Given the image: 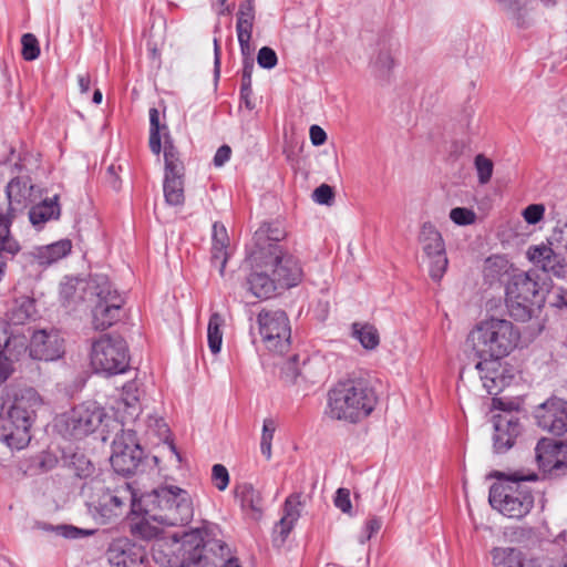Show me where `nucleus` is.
I'll return each mask as SVG.
<instances>
[{"label": "nucleus", "mask_w": 567, "mask_h": 567, "mask_svg": "<svg viewBox=\"0 0 567 567\" xmlns=\"http://www.w3.org/2000/svg\"><path fill=\"white\" fill-rule=\"evenodd\" d=\"M121 499H133V509L142 508L147 515L163 526H183L190 522L194 515L193 499L186 489L174 485L161 486L151 493L136 497V493L128 483H124L115 489L111 497L114 505H120Z\"/></svg>", "instance_id": "nucleus-1"}, {"label": "nucleus", "mask_w": 567, "mask_h": 567, "mask_svg": "<svg viewBox=\"0 0 567 567\" xmlns=\"http://www.w3.org/2000/svg\"><path fill=\"white\" fill-rule=\"evenodd\" d=\"M137 370L125 339L109 334V385L120 390V399L112 406L116 423L123 426L138 414Z\"/></svg>", "instance_id": "nucleus-2"}, {"label": "nucleus", "mask_w": 567, "mask_h": 567, "mask_svg": "<svg viewBox=\"0 0 567 567\" xmlns=\"http://www.w3.org/2000/svg\"><path fill=\"white\" fill-rule=\"evenodd\" d=\"M378 402L374 390L361 379L339 381L328 393V413L339 421L358 423L368 417Z\"/></svg>", "instance_id": "nucleus-3"}, {"label": "nucleus", "mask_w": 567, "mask_h": 567, "mask_svg": "<svg viewBox=\"0 0 567 567\" xmlns=\"http://www.w3.org/2000/svg\"><path fill=\"white\" fill-rule=\"evenodd\" d=\"M519 338V331L511 321L489 318L470 331L466 343L477 358H505L516 348Z\"/></svg>", "instance_id": "nucleus-4"}, {"label": "nucleus", "mask_w": 567, "mask_h": 567, "mask_svg": "<svg viewBox=\"0 0 567 567\" xmlns=\"http://www.w3.org/2000/svg\"><path fill=\"white\" fill-rule=\"evenodd\" d=\"M41 400L33 389L21 391L16 396L7 417H0V441L11 450L24 449L30 440V427Z\"/></svg>", "instance_id": "nucleus-5"}, {"label": "nucleus", "mask_w": 567, "mask_h": 567, "mask_svg": "<svg viewBox=\"0 0 567 567\" xmlns=\"http://www.w3.org/2000/svg\"><path fill=\"white\" fill-rule=\"evenodd\" d=\"M536 480V475L520 476L514 474L505 476L489 488L488 502L491 506L508 518L520 519L534 507L532 489L526 485L527 481Z\"/></svg>", "instance_id": "nucleus-6"}, {"label": "nucleus", "mask_w": 567, "mask_h": 567, "mask_svg": "<svg viewBox=\"0 0 567 567\" xmlns=\"http://www.w3.org/2000/svg\"><path fill=\"white\" fill-rule=\"evenodd\" d=\"M219 527L209 522H204L200 527L186 533L182 538V548L179 560L177 563L203 565H216L229 556V548L225 542L219 538Z\"/></svg>", "instance_id": "nucleus-7"}, {"label": "nucleus", "mask_w": 567, "mask_h": 567, "mask_svg": "<svg viewBox=\"0 0 567 567\" xmlns=\"http://www.w3.org/2000/svg\"><path fill=\"white\" fill-rule=\"evenodd\" d=\"M505 292L511 316L520 321L530 319L534 308L544 301L543 286L537 270L516 269L507 280Z\"/></svg>", "instance_id": "nucleus-8"}, {"label": "nucleus", "mask_w": 567, "mask_h": 567, "mask_svg": "<svg viewBox=\"0 0 567 567\" xmlns=\"http://www.w3.org/2000/svg\"><path fill=\"white\" fill-rule=\"evenodd\" d=\"M61 302L66 308H74L79 301L92 303V324L95 330L104 331L106 318V301L103 291L94 282L81 279H66L60 288Z\"/></svg>", "instance_id": "nucleus-9"}, {"label": "nucleus", "mask_w": 567, "mask_h": 567, "mask_svg": "<svg viewBox=\"0 0 567 567\" xmlns=\"http://www.w3.org/2000/svg\"><path fill=\"white\" fill-rule=\"evenodd\" d=\"M259 333L269 351L282 354L289 350L291 328L282 310H262L258 315Z\"/></svg>", "instance_id": "nucleus-10"}, {"label": "nucleus", "mask_w": 567, "mask_h": 567, "mask_svg": "<svg viewBox=\"0 0 567 567\" xmlns=\"http://www.w3.org/2000/svg\"><path fill=\"white\" fill-rule=\"evenodd\" d=\"M163 152L165 162L163 183L165 202L171 206H183L185 202L184 164L179 158L178 151L168 138H165Z\"/></svg>", "instance_id": "nucleus-11"}, {"label": "nucleus", "mask_w": 567, "mask_h": 567, "mask_svg": "<svg viewBox=\"0 0 567 567\" xmlns=\"http://www.w3.org/2000/svg\"><path fill=\"white\" fill-rule=\"evenodd\" d=\"M264 267L269 268L279 288L297 286L302 278L299 260L284 251L280 245L269 244V255L264 256Z\"/></svg>", "instance_id": "nucleus-12"}, {"label": "nucleus", "mask_w": 567, "mask_h": 567, "mask_svg": "<svg viewBox=\"0 0 567 567\" xmlns=\"http://www.w3.org/2000/svg\"><path fill=\"white\" fill-rule=\"evenodd\" d=\"M419 243L430 262V277L434 281H440L449 266L445 244L441 233L432 223L425 221L420 229Z\"/></svg>", "instance_id": "nucleus-13"}, {"label": "nucleus", "mask_w": 567, "mask_h": 567, "mask_svg": "<svg viewBox=\"0 0 567 567\" xmlns=\"http://www.w3.org/2000/svg\"><path fill=\"white\" fill-rule=\"evenodd\" d=\"M143 450L136 441L132 430H122L112 443V454L109 462L114 471L122 475L132 474L141 463Z\"/></svg>", "instance_id": "nucleus-14"}, {"label": "nucleus", "mask_w": 567, "mask_h": 567, "mask_svg": "<svg viewBox=\"0 0 567 567\" xmlns=\"http://www.w3.org/2000/svg\"><path fill=\"white\" fill-rule=\"evenodd\" d=\"M105 416L103 408L95 402H86L74 408L65 419V433L73 439H81L94 432Z\"/></svg>", "instance_id": "nucleus-15"}, {"label": "nucleus", "mask_w": 567, "mask_h": 567, "mask_svg": "<svg viewBox=\"0 0 567 567\" xmlns=\"http://www.w3.org/2000/svg\"><path fill=\"white\" fill-rule=\"evenodd\" d=\"M536 460L544 473L551 477H559L567 472V440L557 442L551 439H542L536 449Z\"/></svg>", "instance_id": "nucleus-16"}, {"label": "nucleus", "mask_w": 567, "mask_h": 567, "mask_svg": "<svg viewBox=\"0 0 567 567\" xmlns=\"http://www.w3.org/2000/svg\"><path fill=\"white\" fill-rule=\"evenodd\" d=\"M535 419L538 426L555 435H561L567 432V401L553 398L540 404Z\"/></svg>", "instance_id": "nucleus-17"}, {"label": "nucleus", "mask_w": 567, "mask_h": 567, "mask_svg": "<svg viewBox=\"0 0 567 567\" xmlns=\"http://www.w3.org/2000/svg\"><path fill=\"white\" fill-rule=\"evenodd\" d=\"M63 354V340L54 330H30V357L34 360L53 361Z\"/></svg>", "instance_id": "nucleus-18"}, {"label": "nucleus", "mask_w": 567, "mask_h": 567, "mask_svg": "<svg viewBox=\"0 0 567 567\" xmlns=\"http://www.w3.org/2000/svg\"><path fill=\"white\" fill-rule=\"evenodd\" d=\"M475 368L486 392L497 395L512 381V375H506L505 368L501 363L502 358H480Z\"/></svg>", "instance_id": "nucleus-19"}, {"label": "nucleus", "mask_w": 567, "mask_h": 567, "mask_svg": "<svg viewBox=\"0 0 567 567\" xmlns=\"http://www.w3.org/2000/svg\"><path fill=\"white\" fill-rule=\"evenodd\" d=\"M527 257L545 272L561 278L567 275V261L553 249L551 244L542 243L540 245L530 246L527 250Z\"/></svg>", "instance_id": "nucleus-20"}, {"label": "nucleus", "mask_w": 567, "mask_h": 567, "mask_svg": "<svg viewBox=\"0 0 567 567\" xmlns=\"http://www.w3.org/2000/svg\"><path fill=\"white\" fill-rule=\"evenodd\" d=\"M494 430V450L496 453H504L514 445L515 440L520 434L522 426L517 417L505 414L497 416Z\"/></svg>", "instance_id": "nucleus-21"}, {"label": "nucleus", "mask_w": 567, "mask_h": 567, "mask_svg": "<svg viewBox=\"0 0 567 567\" xmlns=\"http://www.w3.org/2000/svg\"><path fill=\"white\" fill-rule=\"evenodd\" d=\"M301 497V493H293L286 498L284 515L274 529L276 543L279 542L280 545L284 544L296 522L299 519L302 507Z\"/></svg>", "instance_id": "nucleus-22"}, {"label": "nucleus", "mask_w": 567, "mask_h": 567, "mask_svg": "<svg viewBox=\"0 0 567 567\" xmlns=\"http://www.w3.org/2000/svg\"><path fill=\"white\" fill-rule=\"evenodd\" d=\"M255 260H259L260 264L251 271L247 279V284L249 286V290L255 297L267 299L274 295V292L279 288V285L271 275L269 268L264 267V259Z\"/></svg>", "instance_id": "nucleus-23"}, {"label": "nucleus", "mask_w": 567, "mask_h": 567, "mask_svg": "<svg viewBox=\"0 0 567 567\" xmlns=\"http://www.w3.org/2000/svg\"><path fill=\"white\" fill-rule=\"evenodd\" d=\"M143 555L135 550L126 539L113 542L109 546V564L112 567H141Z\"/></svg>", "instance_id": "nucleus-24"}, {"label": "nucleus", "mask_w": 567, "mask_h": 567, "mask_svg": "<svg viewBox=\"0 0 567 567\" xmlns=\"http://www.w3.org/2000/svg\"><path fill=\"white\" fill-rule=\"evenodd\" d=\"M60 214L58 196L54 195L51 198L47 197L39 203H33L29 210V220L33 227L40 230L48 221L58 219Z\"/></svg>", "instance_id": "nucleus-25"}, {"label": "nucleus", "mask_w": 567, "mask_h": 567, "mask_svg": "<svg viewBox=\"0 0 567 567\" xmlns=\"http://www.w3.org/2000/svg\"><path fill=\"white\" fill-rule=\"evenodd\" d=\"M124 502H130V508L131 514L141 516V519L132 525L131 529L132 533L136 536H140L144 539H154L162 535L163 529L165 526L162 524L155 522L150 515L146 514V512L141 508L137 511L133 509V499H121V503L118 506H121ZM142 507H146L145 505H142Z\"/></svg>", "instance_id": "nucleus-26"}, {"label": "nucleus", "mask_w": 567, "mask_h": 567, "mask_svg": "<svg viewBox=\"0 0 567 567\" xmlns=\"http://www.w3.org/2000/svg\"><path fill=\"white\" fill-rule=\"evenodd\" d=\"M72 248L69 239H62L56 243L34 248L30 256L39 266H50L51 264L65 257Z\"/></svg>", "instance_id": "nucleus-27"}, {"label": "nucleus", "mask_w": 567, "mask_h": 567, "mask_svg": "<svg viewBox=\"0 0 567 567\" xmlns=\"http://www.w3.org/2000/svg\"><path fill=\"white\" fill-rule=\"evenodd\" d=\"M28 350L30 351V328L12 330L0 355L7 357L13 367V362L19 361Z\"/></svg>", "instance_id": "nucleus-28"}, {"label": "nucleus", "mask_w": 567, "mask_h": 567, "mask_svg": "<svg viewBox=\"0 0 567 567\" xmlns=\"http://www.w3.org/2000/svg\"><path fill=\"white\" fill-rule=\"evenodd\" d=\"M516 269L506 256L493 255L484 261L483 276L487 282L494 284L503 280L505 277H507V280L511 279L512 274Z\"/></svg>", "instance_id": "nucleus-29"}, {"label": "nucleus", "mask_w": 567, "mask_h": 567, "mask_svg": "<svg viewBox=\"0 0 567 567\" xmlns=\"http://www.w3.org/2000/svg\"><path fill=\"white\" fill-rule=\"evenodd\" d=\"M213 245H212V264L218 268L223 276L228 259L227 247L229 238L227 230L223 224L215 223L213 225Z\"/></svg>", "instance_id": "nucleus-30"}, {"label": "nucleus", "mask_w": 567, "mask_h": 567, "mask_svg": "<svg viewBox=\"0 0 567 567\" xmlns=\"http://www.w3.org/2000/svg\"><path fill=\"white\" fill-rule=\"evenodd\" d=\"M236 498L245 512L251 518L258 519L262 514V497L261 494L250 484L241 483L235 488Z\"/></svg>", "instance_id": "nucleus-31"}, {"label": "nucleus", "mask_w": 567, "mask_h": 567, "mask_svg": "<svg viewBox=\"0 0 567 567\" xmlns=\"http://www.w3.org/2000/svg\"><path fill=\"white\" fill-rule=\"evenodd\" d=\"M285 237L284 230L274 228L269 224H262L254 235L256 250L252 252L254 259L264 258L269 255V244H277Z\"/></svg>", "instance_id": "nucleus-32"}, {"label": "nucleus", "mask_w": 567, "mask_h": 567, "mask_svg": "<svg viewBox=\"0 0 567 567\" xmlns=\"http://www.w3.org/2000/svg\"><path fill=\"white\" fill-rule=\"evenodd\" d=\"M494 567H534L522 550L513 547H496L492 550Z\"/></svg>", "instance_id": "nucleus-33"}, {"label": "nucleus", "mask_w": 567, "mask_h": 567, "mask_svg": "<svg viewBox=\"0 0 567 567\" xmlns=\"http://www.w3.org/2000/svg\"><path fill=\"white\" fill-rule=\"evenodd\" d=\"M126 293L117 290L111 291L109 287V327L128 320L130 312L125 308Z\"/></svg>", "instance_id": "nucleus-34"}, {"label": "nucleus", "mask_w": 567, "mask_h": 567, "mask_svg": "<svg viewBox=\"0 0 567 567\" xmlns=\"http://www.w3.org/2000/svg\"><path fill=\"white\" fill-rule=\"evenodd\" d=\"M89 363L94 373L106 372V336L92 338L87 353Z\"/></svg>", "instance_id": "nucleus-35"}, {"label": "nucleus", "mask_w": 567, "mask_h": 567, "mask_svg": "<svg viewBox=\"0 0 567 567\" xmlns=\"http://www.w3.org/2000/svg\"><path fill=\"white\" fill-rule=\"evenodd\" d=\"M351 336L367 350H374L380 343L377 328L368 322H353Z\"/></svg>", "instance_id": "nucleus-36"}, {"label": "nucleus", "mask_w": 567, "mask_h": 567, "mask_svg": "<svg viewBox=\"0 0 567 567\" xmlns=\"http://www.w3.org/2000/svg\"><path fill=\"white\" fill-rule=\"evenodd\" d=\"M34 315V302L32 299L22 297L14 301L7 318L10 326L24 324Z\"/></svg>", "instance_id": "nucleus-37"}, {"label": "nucleus", "mask_w": 567, "mask_h": 567, "mask_svg": "<svg viewBox=\"0 0 567 567\" xmlns=\"http://www.w3.org/2000/svg\"><path fill=\"white\" fill-rule=\"evenodd\" d=\"M34 528L44 532H52L65 539H79L94 534V529L79 528L73 525H51L44 522H35Z\"/></svg>", "instance_id": "nucleus-38"}, {"label": "nucleus", "mask_w": 567, "mask_h": 567, "mask_svg": "<svg viewBox=\"0 0 567 567\" xmlns=\"http://www.w3.org/2000/svg\"><path fill=\"white\" fill-rule=\"evenodd\" d=\"M497 2L506 10L514 23L519 29H526L530 25V18L527 12V3L523 0H497Z\"/></svg>", "instance_id": "nucleus-39"}, {"label": "nucleus", "mask_w": 567, "mask_h": 567, "mask_svg": "<svg viewBox=\"0 0 567 567\" xmlns=\"http://www.w3.org/2000/svg\"><path fill=\"white\" fill-rule=\"evenodd\" d=\"M224 318L218 312L210 316L207 327V341L212 353L217 354L221 349Z\"/></svg>", "instance_id": "nucleus-40"}, {"label": "nucleus", "mask_w": 567, "mask_h": 567, "mask_svg": "<svg viewBox=\"0 0 567 567\" xmlns=\"http://www.w3.org/2000/svg\"><path fill=\"white\" fill-rule=\"evenodd\" d=\"M394 59L391 51L382 47L371 58L370 66L378 76H385L393 68Z\"/></svg>", "instance_id": "nucleus-41"}, {"label": "nucleus", "mask_w": 567, "mask_h": 567, "mask_svg": "<svg viewBox=\"0 0 567 567\" xmlns=\"http://www.w3.org/2000/svg\"><path fill=\"white\" fill-rule=\"evenodd\" d=\"M159 126V112L157 109L150 110V148L155 155H159L162 151Z\"/></svg>", "instance_id": "nucleus-42"}, {"label": "nucleus", "mask_w": 567, "mask_h": 567, "mask_svg": "<svg viewBox=\"0 0 567 567\" xmlns=\"http://www.w3.org/2000/svg\"><path fill=\"white\" fill-rule=\"evenodd\" d=\"M254 69H251L250 62L246 68H243L241 74V86H240V99L245 103V106L249 110L254 109V104L250 101L252 89H251V76Z\"/></svg>", "instance_id": "nucleus-43"}, {"label": "nucleus", "mask_w": 567, "mask_h": 567, "mask_svg": "<svg viewBox=\"0 0 567 567\" xmlns=\"http://www.w3.org/2000/svg\"><path fill=\"white\" fill-rule=\"evenodd\" d=\"M474 165L477 172L478 182L482 185L487 184L493 175L494 164L483 154L475 156Z\"/></svg>", "instance_id": "nucleus-44"}, {"label": "nucleus", "mask_w": 567, "mask_h": 567, "mask_svg": "<svg viewBox=\"0 0 567 567\" xmlns=\"http://www.w3.org/2000/svg\"><path fill=\"white\" fill-rule=\"evenodd\" d=\"M22 56L27 61L35 60L40 54V48L37 38L32 33H25L21 39Z\"/></svg>", "instance_id": "nucleus-45"}, {"label": "nucleus", "mask_w": 567, "mask_h": 567, "mask_svg": "<svg viewBox=\"0 0 567 567\" xmlns=\"http://www.w3.org/2000/svg\"><path fill=\"white\" fill-rule=\"evenodd\" d=\"M450 218L456 225L467 226L475 223L476 214L470 208L455 207L451 209Z\"/></svg>", "instance_id": "nucleus-46"}, {"label": "nucleus", "mask_w": 567, "mask_h": 567, "mask_svg": "<svg viewBox=\"0 0 567 567\" xmlns=\"http://www.w3.org/2000/svg\"><path fill=\"white\" fill-rule=\"evenodd\" d=\"M257 62L262 69H274L278 63L276 52L269 47H262L257 54Z\"/></svg>", "instance_id": "nucleus-47"}, {"label": "nucleus", "mask_w": 567, "mask_h": 567, "mask_svg": "<svg viewBox=\"0 0 567 567\" xmlns=\"http://www.w3.org/2000/svg\"><path fill=\"white\" fill-rule=\"evenodd\" d=\"M212 478L218 491H225L229 484V474L221 464H215L212 468Z\"/></svg>", "instance_id": "nucleus-48"}, {"label": "nucleus", "mask_w": 567, "mask_h": 567, "mask_svg": "<svg viewBox=\"0 0 567 567\" xmlns=\"http://www.w3.org/2000/svg\"><path fill=\"white\" fill-rule=\"evenodd\" d=\"M545 206L543 204L528 205L522 213L525 221L529 225H536L544 218Z\"/></svg>", "instance_id": "nucleus-49"}, {"label": "nucleus", "mask_w": 567, "mask_h": 567, "mask_svg": "<svg viewBox=\"0 0 567 567\" xmlns=\"http://www.w3.org/2000/svg\"><path fill=\"white\" fill-rule=\"evenodd\" d=\"M312 199L320 205H330L333 200V189L327 184L317 187L312 193Z\"/></svg>", "instance_id": "nucleus-50"}, {"label": "nucleus", "mask_w": 567, "mask_h": 567, "mask_svg": "<svg viewBox=\"0 0 567 567\" xmlns=\"http://www.w3.org/2000/svg\"><path fill=\"white\" fill-rule=\"evenodd\" d=\"M334 505L341 512L349 514L352 508L351 499H350V491L347 488H339L334 496Z\"/></svg>", "instance_id": "nucleus-51"}, {"label": "nucleus", "mask_w": 567, "mask_h": 567, "mask_svg": "<svg viewBox=\"0 0 567 567\" xmlns=\"http://www.w3.org/2000/svg\"><path fill=\"white\" fill-rule=\"evenodd\" d=\"M382 522L380 518L372 517L367 520L363 534L360 536L359 540L361 544H364L368 542L380 528H381Z\"/></svg>", "instance_id": "nucleus-52"}, {"label": "nucleus", "mask_w": 567, "mask_h": 567, "mask_svg": "<svg viewBox=\"0 0 567 567\" xmlns=\"http://www.w3.org/2000/svg\"><path fill=\"white\" fill-rule=\"evenodd\" d=\"M251 39L246 40H238L240 52L243 55V68H246L248 62H250L251 69L255 68L252 54L255 51V48L250 43Z\"/></svg>", "instance_id": "nucleus-53"}, {"label": "nucleus", "mask_w": 567, "mask_h": 567, "mask_svg": "<svg viewBox=\"0 0 567 567\" xmlns=\"http://www.w3.org/2000/svg\"><path fill=\"white\" fill-rule=\"evenodd\" d=\"M237 20L243 21H254L255 20V7L252 0H246L240 3L239 10L237 12Z\"/></svg>", "instance_id": "nucleus-54"}, {"label": "nucleus", "mask_w": 567, "mask_h": 567, "mask_svg": "<svg viewBox=\"0 0 567 567\" xmlns=\"http://www.w3.org/2000/svg\"><path fill=\"white\" fill-rule=\"evenodd\" d=\"M254 21H238L236 23V31L238 40L251 39Z\"/></svg>", "instance_id": "nucleus-55"}, {"label": "nucleus", "mask_w": 567, "mask_h": 567, "mask_svg": "<svg viewBox=\"0 0 567 567\" xmlns=\"http://www.w3.org/2000/svg\"><path fill=\"white\" fill-rule=\"evenodd\" d=\"M276 429H277V424L274 419H270V417L265 419L260 441L272 442Z\"/></svg>", "instance_id": "nucleus-56"}, {"label": "nucleus", "mask_w": 567, "mask_h": 567, "mask_svg": "<svg viewBox=\"0 0 567 567\" xmlns=\"http://www.w3.org/2000/svg\"><path fill=\"white\" fill-rule=\"evenodd\" d=\"M230 155L231 148L228 145H221L214 156V165L216 167H221L226 162L229 161Z\"/></svg>", "instance_id": "nucleus-57"}, {"label": "nucleus", "mask_w": 567, "mask_h": 567, "mask_svg": "<svg viewBox=\"0 0 567 567\" xmlns=\"http://www.w3.org/2000/svg\"><path fill=\"white\" fill-rule=\"evenodd\" d=\"M310 140H311V143L315 145V146H320L322 145L326 140H327V134L326 132L318 125H312L310 127Z\"/></svg>", "instance_id": "nucleus-58"}, {"label": "nucleus", "mask_w": 567, "mask_h": 567, "mask_svg": "<svg viewBox=\"0 0 567 567\" xmlns=\"http://www.w3.org/2000/svg\"><path fill=\"white\" fill-rule=\"evenodd\" d=\"M13 367L8 362V358L0 355V385L11 375Z\"/></svg>", "instance_id": "nucleus-59"}, {"label": "nucleus", "mask_w": 567, "mask_h": 567, "mask_svg": "<svg viewBox=\"0 0 567 567\" xmlns=\"http://www.w3.org/2000/svg\"><path fill=\"white\" fill-rule=\"evenodd\" d=\"M214 55H215V59H214L215 75L219 76V72H220V48H219V44H218V40L216 38L214 39Z\"/></svg>", "instance_id": "nucleus-60"}, {"label": "nucleus", "mask_w": 567, "mask_h": 567, "mask_svg": "<svg viewBox=\"0 0 567 567\" xmlns=\"http://www.w3.org/2000/svg\"><path fill=\"white\" fill-rule=\"evenodd\" d=\"M174 539H175V544H176V545H179L178 550H179L181 553H177V554H176V551H173V555H176V557H175V559H174V560H173V559H169V560H168L169 566H171V567H185V566H189L190 564L182 565V564L177 563V561L179 560L181 554H182V553H184V551H183V548H182V540L179 542V540H178V539H176L175 537H174Z\"/></svg>", "instance_id": "nucleus-61"}, {"label": "nucleus", "mask_w": 567, "mask_h": 567, "mask_svg": "<svg viewBox=\"0 0 567 567\" xmlns=\"http://www.w3.org/2000/svg\"><path fill=\"white\" fill-rule=\"evenodd\" d=\"M78 82H79V87H80L81 93L82 94L87 93L90 90V84H91L90 78L86 75H79Z\"/></svg>", "instance_id": "nucleus-62"}, {"label": "nucleus", "mask_w": 567, "mask_h": 567, "mask_svg": "<svg viewBox=\"0 0 567 567\" xmlns=\"http://www.w3.org/2000/svg\"><path fill=\"white\" fill-rule=\"evenodd\" d=\"M261 454L269 460L271 457V442L260 441Z\"/></svg>", "instance_id": "nucleus-63"}, {"label": "nucleus", "mask_w": 567, "mask_h": 567, "mask_svg": "<svg viewBox=\"0 0 567 567\" xmlns=\"http://www.w3.org/2000/svg\"><path fill=\"white\" fill-rule=\"evenodd\" d=\"M550 567H567V555H564L559 560L553 563Z\"/></svg>", "instance_id": "nucleus-64"}]
</instances>
